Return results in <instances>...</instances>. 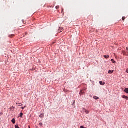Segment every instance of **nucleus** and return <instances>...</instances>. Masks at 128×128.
<instances>
[{"label": "nucleus", "instance_id": "nucleus-1", "mask_svg": "<svg viewBox=\"0 0 128 128\" xmlns=\"http://www.w3.org/2000/svg\"><path fill=\"white\" fill-rule=\"evenodd\" d=\"M84 94V90H82L80 91V96H82Z\"/></svg>", "mask_w": 128, "mask_h": 128}, {"label": "nucleus", "instance_id": "nucleus-2", "mask_svg": "<svg viewBox=\"0 0 128 128\" xmlns=\"http://www.w3.org/2000/svg\"><path fill=\"white\" fill-rule=\"evenodd\" d=\"M108 74H114V70H109L108 72Z\"/></svg>", "mask_w": 128, "mask_h": 128}, {"label": "nucleus", "instance_id": "nucleus-3", "mask_svg": "<svg viewBox=\"0 0 128 128\" xmlns=\"http://www.w3.org/2000/svg\"><path fill=\"white\" fill-rule=\"evenodd\" d=\"M100 86H104V84H105V83L104 82H102V81L100 82Z\"/></svg>", "mask_w": 128, "mask_h": 128}, {"label": "nucleus", "instance_id": "nucleus-4", "mask_svg": "<svg viewBox=\"0 0 128 128\" xmlns=\"http://www.w3.org/2000/svg\"><path fill=\"white\" fill-rule=\"evenodd\" d=\"M94 100H100V98L96 96H94Z\"/></svg>", "mask_w": 128, "mask_h": 128}, {"label": "nucleus", "instance_id": "nucleus-5", "mask_svg": "<svg viewBox=\"0 0 128 128\" xmlns=\"http://www.w3.org/2000/svg\"><path fill=\"white\" fill-rule=\"evenodd\" d=\"M122 98H125L126 100H128V97L126 96H123Z\"/></svg>", "mask_w": 128, "mask_h": 128}, {"label": "nucleus", "instance_id": "nucleus-6", "mask_svg": "<svg viewBox=\"0 0 128 128\" xmlns=\"http://www.w3.org/2000/svg\"><path fill=\"white\" fill-rule=\"evenodd\" d=\"M12 124H16V119H14V118L12 119Z\"/></svg>", "mask_w": 128, "mask_h": 128}, {"label": "nucleus", "instance_id": "nucleus-7", "mask_svg": "<svg viewBox=\"0 0 128 128\" xmlns=\"http://www.w3.org/2000/svg\"><path fill=\"white\" fill-rule=\"evenodd\" d=\"M44 114H40V118H44Z\"/></svg>", "mask_w": 128, "mask_h": 128}, {"label": "nucleus", "instance_id": "nucleus-8", "mask_svg": "<svg viewBox=\"0 0 128 128\" xmlns=\"http://www.w3.org/2000/svg\"><path fill=\"white\" fill-rule=\"evenodd\" d=\"M62 32V28H60L58 30V32Z\"/></svg>", "mask_w": 128, "mask_h": 128}, {"label": "nucleus", "instance_id": "nucleus-9", "mask_svg": "<svg viewBox=\"0 0 128 128\" xmlns=\"http://www.w3.org/2000/svg\"><path fill=\"white\" fill-rule=\"evenodd\" d=\"M122 54L124 56H128V54H126V52L125 51H123Z\"/></svg>", "mask_w": 128, "mask_h": 128}, {"label": "nucleus", "instance_id": "nucleus-10", "mask_svg": "<svg viewBox=\"0 0 128 128\" xmlns=\"http://www.w3.org/2000/svg\"><path fill=\"white\" fill-rule=\"evenodd\" d=\"M124 92H126V94H128V88H126Z\"/></svg>", "mask_w": 128, "mask_h": 128}, {"label": "nucleus", "instance_id": "nucleus-11", "mask_svg": "<svg viewBox=\"0 0 128 128\" xmlns=\"http://www.w3.org/2000/svg\"><path fill=\"white\" fill-rule=\"evenodd\" d=\"M14 34H12L9 36V38H14Z\"/></svg>", "mask_w": 128, "mask_h": 128}, {"label": "nucleus", "instance_id": "nucleus-12", "mask_svg": "<svg viewBox=\"0 0 128 128\" xmlns=\"http://www.w3.org/2000/svg\"><path fill=\"white\" fill-rule=\"evenodd\" d=\"M85 112H86L87 114H90V111L86 110Z\"/></svg>", "mask_w": 128, "mask_h": 128}, {"label": "nucleus", "instance_id": "nucleus-13", "mask_svg": "<svg viewBox=\"0 0 128 128\" xmlns=\"http://www.w3.org/2000/svg\"><path fill=\"white\" fill-rule=\"evenodd\" d=\"M104 58H110V56H104Z\"/></svg>", "mask_w": 128, "mask_h": 128}, {"label": "nucleus", "instance_id": "nucleus-14", "mask_svg": "<svg viewBox=\"0 0 128 128\" xmlns=\"http://www.w3.org/2000/svg\"><path fill=\"white\" fill-rule=\"evenodd\" d=\"M22 116H24V114L22 113V112H21V113L20 114V118H22Z\"/></svg>", "mask_w": 128, "mask_h": 128}, {"label": "nucleus", "instance_id": "nucleus-15", "mask_svg": "<svg viewBox=\"0 0 128 128\" xmlns=\"http://www.w3.org/2000/svg\"><path fill=\"white\" fill-rule=\"evenodd\" d=\"M112 62L113 63V64H116V62L114 61V59H112Z\"/></svg>", "mask_w": 128, "mask_h": 128}, {"label": "nucleus", "instance_id": "nucleus-16", "mask_svg": "<svg viewBox=\"0 0 128 128\" xmlns=\"http://www.w3.org/2000/svg\"><path fill=\"white\" fill-rule=\"evenodd\" d=\"M26 108V106H24V107H22V110H24V108Z\"/></svg>", "mask_w": 128, "mask_h": 128}, {"label": "nucleus", "instance_id": "nucleus-17", "mask_svg": "<svg viewBox=\"0 0 128 128\" xmlns=\"http://www.w3.org/2000/svg\"><path fill=\"white\" fill-rule=\"evenodd\" d=\"M58 8H60V6H56V10H58Z\"/></svg>", "mask_w": 128, "mask_h": 128}, {"label": "nucleus", "instance_id": "nucleus-18", "mask_svg": "<svg viewBox=\"0 0 128 128\" xmlns=\"http://www.w3.org/2000/svg\"><path fill=\"white\" fill-rule=\"evenodd\" d=\"M15 128H20V127H18V125L15 126Z\"/></svg>", "mask_w": 128, "mask_h": 128}, {"label": "nucleus", "instance_id": "nucleus-19", "mask_svg": "<svg viewBox=\"0 0 128 128\" xmlns=\"http://www.w3.org/2000/svg\"><path fill=\"white\" fill-rule=\"evenodd\" d=\"M126 20V18L125 17H122V20Z\"/></svg>", "mask_w": 128, "mask_h": 128}, {"label": "nucleus", "instance_id": "nucleus-20", "mask_svg": "<svg viewBox=\"0 0 128 128\" xmlns=\"http://www.w3.org/2000/svg\"><path fill=\"white\" fill-rule=\"evenodd\" d=\"M80 128H86V127L84 126H80Z\"/></svg>", "mask_w": 128, "mask_h": 128}, {"label": "nucleus", "instance_id": "nucleus-21", "mask_svg": "<svg viewBox=\"0 0 128 128\" xmlns=\"http://www.w3.org/2000/svg\"><path fill=\"white\" fill-rule=\"evenodd\" d=\"M126 72H127V74H128V68L126 69Z\"/></svg>", "mask_w": 128, "mask_h": 128}, {"label": "nucleus", "instance_id": "nucleus-22", "mask_svg": "<svg viewBox=\"0 0 128 128\" xmlns=\"http://www.w3.org/2000/svg\"><path fill=\"white\" fill-rule=\"evenodd\" d=\"M126 50L128 52V48H126Z\"/></svg>", "mask_w": 128, "mask_h": 128}, {"label": "nucleus", "instance_id": "nucleus-23", "mask_svg": "<svg viewBox=\"0 0 128 128\" xmlns=\"http://www.w3.org/2000/svg\"><path fill=\"white\" fill-rule=\"evenodd\" d=\"M40 126H42V124L40 123Z\"/></svg>", "mask_w": 128, "mask_h": 128}, {"label": "nucleus", "instance_id": "nucleus-24", "mask_svg": "<svg viewBox=\"0 0 128 128\" xmlns=\"http://www.w3.org/2000/svg\"><path fill=\"white\" fill-rule=\"evenodd\" d=\"M29 128H30V127L29 126Z\"/></svg>", "mask_w": 128, "mask_h": 128}]
</instances>
